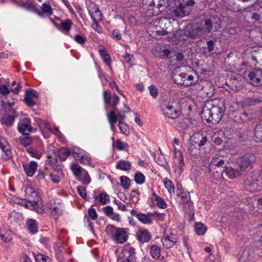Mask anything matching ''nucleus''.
<instances>
[{"label":"nucleus","instance_id":"obj_1","mask_svg":"<svg viewBox=\"0 0 262 262\" xmlns=\"http://www.w3.org/2000/svg\"><path fill=\"white\" fill-rule=\"evenodd\" d=\"M225 101L221 99H211L207 101L202 111V118L208 122L217 123L225 111Z\"/></svg>","mask_w":262,"mask_h":262},{"label":"nucleus","instance_id":"obj_37","mask_svg":"<svg viewBox=\"0 0 262 262\" xmlns=\"http://www.w3.org/2000/svg\"><path fill=\"white\" fill-rule=\"evenodd\" d=\"M15 117L12 115H9L7 117H3L1 120V122L2 124L6 126L12 125L14 122Z\"/></svg>","mask_w":262,"mask_h":262},{"label":"nucleus","instance_id":"obj_31","mask_svg":"<svg viewBox=\"0 0 262 262\" xmlns=\"http://www.w3.org/2000/svg\"><path fill=\"white\" fill-rule=\"evenodd\" d=\"M238 118L235 120V122L239 124H244L246 122L254 119V115L251 113H247L244 111L242 114V121L238 120Z\"/></svg>","mask_w":262,"mask_h":262},{"label":"nucleus","instance_id":"obj_63","mask_svg":"<svg viewBox=\"0 0 262 262\" xmlns=\"http://www.w3.org/2000/svg\"><path fill=\"white\" fill-rule=\"evenodd\" d=\"M88 214L92 220H95L97 218L98 215L95 209L92 207L90 208L88 210Z\"/></svg>","mask_w":262,"mask_h":262},{"label":"nucleus","instance_id":"obj_57","mask_svg":"<svg viewBox=\"0 0 262 262\" xmlns=\"http://www.w3.org/2000/svg\"><path fill=\"white\" fill-rule=\"evenodd\" d=\"M77 191L79 195L83 198L85 200L88 201L90 200V198L87 197L85 188L83 187H77Z\"/></svg>","mask_w":262,"mask_h":262},{"label":"nucleus","instance_id":"obj_5","mask_svg":"<svg viewBox=\"0 0 262 262\" xmlns=\"http://www.w3.org/2000/svg\"><path fill=\"white\" fill-rule=\"evenodd\" d=\"M259 173L257 171H248L244 180L245 189L252 192L258 191L259 188Z\"/></svg>","mask_w":262,"mask_h":262},{"label":"nucleus","instance_id":"obj_11","mask_svg":"<svg viewBox=\"0 0 262 262\" xmlns=\"http://www.w3.org/2000/svg\"><path fill=\"white\" fill-rule=\"evenodd\" d=\"M88 10L91 18L93 20V28H95V26L98 27V22L102 19L101 12L99 8L94 3L91 2L88 5Z\"/></svg>","mask_w":262,"mask_h":262},{"label":"nucleus","instance_id":"obj_27","mask_svg":"<svg viewBox=\"0 0 262 262\" xmlns=\"http://www.w3.org/2000/svg\"><path fill=\"white\" fill-rule=\"evenodd\" d=\"M254 139L257 142L262 141V120L255 127Z\"/></svg>","mask_w":262,"mask_h":262},{"label":"nucleus","instance_id":"obj_36","mask_svg":"<svg viewBox=\"0 0 262 262\" xmlns=\"http://www.w3.org/2000/svg\"><path fill=\"white\" fill-rule=\"evenodd\" d=\"M29 231L32 233H35L38 231L37 224L34 220L31 219L27 223Z\"/></svg>","mask_w":262,"mask_h":262},{"label":"nucleus","instance_id":"obj_42","mask_svg":"<svg viewBox=\"0 0 262 262\" xmlns=\"http://www.w3.org/2000/svg\"><path fill=\"white\" fill-rule=\"evenodd\" d=\"M195 228L196 234L201 235H203L206 230V228L201 223H196Z\"/></svg>","mask_w":262,"mask_h":262},{"label":"nucleus","instance_id":"obj_4","mask_svg":"<svg viewBox=\"0 0 262 262\" xmlns=\"http://www.w3.org/2000/svg\"><path fill=\"white\" fill-rule=\"evenodd\" d=\"M241 66H242L241 70L244 71V76L249 78L252 85L257 86L262 85V69H254L248 73L246 71L247 63L243 62Z\"/></svg>","mask_w":262,"mask_h":262},{"label":"nucleus","instance_id":"obj_64","mask_svg":"<svg viewBox=\"0 0 262 262\" xmlns=\"http://www.w3.org/2000/svg\"><path fill=\"white\" fill-rule=\"evenodd\" d=\"M102 209L104 213L108 216H111L113 214V209L110 206L104 207Z\"/></svg>","mask_w":262,"mask_h":262},{"label":"nucleus","instance_id":"obj_53","mask_svg":"<svg viewBox=\"0 0 262 262\" xmlns=\"http://www.w3.org/2000/svg\"><path fill=\"white\" fill-rule=\"evenodd\" d=\"M106 116L109 123H116L118 121L117 116L114 112L107 113Z\"/></svg>","mask_w":262,"mask_h":262},{"label":"nucleus","instance_id":"obj_52","mask_svg":"<svg viewBox=\"0 0 262 262\" xmlns=\"http://www.w3.org/2000/svg\"><path fill=\"white\" fill-rule=\"evenodd\" d=\"M210 19H211L212 27H214L215 30L221 28V20L220 18L219 17H211Z\"/></svg>","mask_w":262,"mask_h":262},{"label":"nucleus","instance_id":"obj_46","mask_svg":"<svg viewBox=\"0 0 262 262\" xmlns=\"http://www.w3.org/2000/svg\"><path fill=\"white\" fill-rule=\"evenodd\" d=\"M116 147L119 150H128V146L126 143L122 142L120 139L117 140L116 142Z\"/></svg>","mask_w":262,"mask_h":262},{"label":"nucleus","instance_id":"obj_23","mask_svg":"<svg viewBox=\"0 0 262 262\" xmlns=\"http://www.w3.org/2000/svg\"><path fill=\"white\" fill-rule=\"evenodd\" d=\"M181 199L182 202L184 204V208L188 206L186 212L190 213L193 211V205L192 203L190 202V196L189 193H181L179 195Z\"/></svg>","mask_w":262,"mask_h":262},{"label":"nucleus","instance_id":"obj_48","mask_svg":"<svg viewBox=\"0 0 262 262\" xmlns=\"http://www.w3.org/2000/svg\"><path fill=\"white\" fill-rule=\"evenodd\" d=\"M158 52L159 53L158 54H155L156 55L163 59L168 57L171 52L169 49L162 48H160Z\"/></svg>","mask_w":262,"mask_h":262},{"label":"nucleus","instance_id":"obj_33","mask_svg":"<svg viewBox=\"0 0 262 262\" xmlns=\"http://www.w3.org/2000/svg\"><path fill=\"white\" fill-rule=\"evenodd\" d=\"M130 166L131 164L129 161L120 160L117 163L116 168L122 170L126 171L130 169Z\"/></svg>","mask_w":262,"mask_h":262},{"label":"nucleus","instance_id":"obj_44","mask_svg":"<svg viewBox=\"0 0 262 262\" xmlns=\"http://www.w3.org/2000/svg\"><path fill=\"white\" fill-rule=\"evenodd\" d=\"M195 139H200L199 142L194 141L195 144H198L199 147H201L205 145L207 141L206 137H203L202 136L197 134L193 136Z\"/></svg>","mask_w":262,"mask_h":262},{"label":"nucleus","instance_id":"obj_21","mask_svg":"<svg viewBox=\"0 0 262 262\" xmlns=\"http://www.w3.org/2000/svg\"><path fill=\"white\" fill-rule=\"evenodd\" d=\"M137 236L138 240L142 243L149 242L151 238L150 233L144 228H141L138 230Z\"/></svg>","mask_w":262,"mask_h":262},{"label":"nucleus","instance_id":"obj_39","mask_svg":"<svg viewBox=\"0 0 262 262\" xmlns=\"http://www.w3.org/2000/svg\"><path fill=\"white\" fill-rule=\"evenodd\" d=\"M72 25L73 22L70 19H67L64 21H61V27L63 30L67 32H69L70 30Z\"/></svg>","mask_w":262,"mask_h":262},{"label":"nucleus","instance_id":"obj_12","mask_svg":"<svg viewBox=\"0 0 262 262\" xmlns=\"http://www.w3.org/2000/svg\"><path fill=\"white\" fill-rule=\"evenodd\" d=\"M255 156L254 154H246L237 160V165L238 168L242 173L255 160Z\"/></svg>","mask_w":262,"mask_h":262},{"label":"nucleus","instance_id":"obj_19","mask_svg":"<svg viewBox=\"0 0 262 262\" xmlns=\"http://www.w3.org/2000/svg\"><path fill=\"white\" fill-rule=\"evenodd\" d=\"M26 195L30 198V200L33 202V204H38L39 202L41 200L40 196L38 192L36 191L35 189L32 187H28L26 188Z\"/></svg>","mask_w":262,"mask_h":262},{"label":"nucleus","instance_id":"obj_26","mask_svg":"<svg viewBox=\"0 0 262 262\" xmlns=\"http://www.w3.org/2000/svg\"><path fill=\"white\" fill-rule=\"evenodd\" d=\"M262 102L260 98H247L243 102V106L244 107L255 106L261 103Z\"/></svg>","mask_w":262,"mask_h":262},{"label":"nucleus","instance_id":"obj_7","mask_svg":"<svg viewBox=\"0 0 262 262\" xmlns=\"http://www.w3.org/2000/svg\"><path fill=\"white\" fill-rule=\"evenodd\" d=\"M169 7H172L173 5L175 8L172 11V15L178 18H182L189 14L191 11L190 7L185 6L181 0H169Z\"/></svg>","mask_w":262,"mask_h":262},{"label":"nucleus","instance_id":"obj_41","mask_svg":"<svg viewBox=\"0 0 262 262\" xmlns=\"http://www.w3.org/2000/svg\"><path fill=\"white\" fill-rule=\"evenodd\" d=\"M0 237L5 243H8L12 241V236L11 231H7L5 233L1 232Z\"/></svg>","mask_w":262,"mask_h":262},{"label":"nucleus","instance_id":"obj_34","mask_svg":"<svg viewBox=\"0 0 262 262\" xmlns=\"http://www.w3.org/2000/svg\"><path fill=\"white\" fill-rule=\"evenodd\" d=\"M163 246L166 249L172 247L176 243L173 240L170 239L168 235H165L161 239Z\"/></svg>","mask_w":262,"mask_h":262},{"label":"nucleus","instance_id":"obj_45","mask_svg":"<svg viewBox=\"0 0 262 262\" xmlns=\"http://www.w3.org/2000/svg\"><path fill=\"white\" fill-rule=\"evenodd\" d=\"M118 124L121 132L126 136H128L130 132L127 125L124 123V121H119Z\"/></svg>","mask_w":262,"mask_h":262},{"label":"nucleus","instance_id":"obj_24","mask_svg":"<svg viewBox=\"0 0 262 262\" xmlns=\"http://www.w3.org/2000/svg\"><path fill=\"white\" fill-rule=\"evenodd\" d=\"M224 173L231 179H235L242 174L241 171L237 167L236 169L231 167H226L224 169Z\"/></svg>","mask_w":262,"mask_h":262},{"label":"nucleus","instance_id":"obj_6","mask_svg":"<svg viewBox=\"0 0 262 262\" xmlns=\"http://www.w3.org/2000/svg\"><path fill=\"white\" fill-rule=\"evenodd\" d=\"M225 161L222 158H220L217 155H215L210 162L209 171L210 174H212L215 178L223 177Z\"/></svg>","mask_w":262,"mask_h":262},{"label":"nucleus","instance_id":"obj_54","mask_svg":"<svg viewBox=\"0 0 262 262\" xmlns=\"http://www.w3.org/2000/svg\"><path fill=\"white\" fill-rule=\"evenodd\" d=\"M38 204H33V206L31 209L34 210L38 213H42L43 212L44 209L42 205V201L39 202Z\"/></svg>","mask_w":262,"mask_h":262},{"label":"nucleus","instance_id":"obj_16","mask_svg":"<svg viewBox=\"0 0 262 262\" xmlns=\"http://www.w3.org/2000/svg\"><path fill=\"white\" fill-rule=\"evenodd\" d=\"M135 249L132 247L124 249L122 251V256L120 257L121 262H137L135 256Z\"/></svg>","mask_w":262,"mask_h":262},{"label":"nucleus","instance_id":"obj_17","mask_svg":"<svg viewBox=\"0 0 262 262\" xmlns=\"http://www.w3.org/2000/svg\"><path fill=\"white\" fill-rule=\"evenodd\" d=\"M174 154L173 156V164L176 167L179 168V173L182 172V170L184 166V159L182 156V152L179 150H177V148L174 147Z\"/></svg>","mask_w":262,"mask_h":262},{"label":"nucleus","instance_id":"obj_59","mask_svg":"<svg viewBox=\"0 0 262 262\" xmlns=\"http://www.w3.org/2000/svg\"><path fill=\"white\" fill-rule=\"evenodd\" d=\"M262 57V51H256L254 50L251 55V60L253 61L258 62L257 59Z\"/></svg>","mask_w":262,"mask_h":262},{"label":"nucleus","instance_id":"obj_18","mask_svg":"<svg viewBox=\"0 0 262 262\" xmlns=\"http://www.w3.org/2000/svg\"><path fill=\"white\" fill-rule=\"evenodd\" d=\"M38 97V93L35 90L31 89L26 92L25 96V101L27 105L29 107H32L35 105L36 102L34 100Z\"/></svg>","mask_w":262,"mask_h":262},{"label":"nucleus","instance_id":"obj_29","mask_svg":"<svg viewBox=\"0 0 262 262\" xmlns=\"http://www.w3.org/2000/svg\"><path fill=\"white\" fill-rule=\"evenodd\" d=\"M77 179L85 185H88L91 181V178L86 170H83L82 173L78 177Z\"/></svg>","mask_w":262,"mask_h":262},{"label":"nucleus","instance_id":"obj_50","mask_svg":"<svg viewBox=\"0 0 262 262\" xmlns=\"http://www.w3.org/2000/svg\"><path fill=\"white\" fill-rule=\"evenodd\" d=\"M188 152L192 157L194 158L198 157L200 154L199 148L194 146V144L189 145L188 148Z\"/></svg>","mask_w":262,"mask_h":262},{"label":"nucleus","instance_id":"obj_43","mask_svg":"<svg viewBox=\"0 0 262 262\" xmlns=\"http://www.w3.org/2000/svg\"><path fill=\"white\" fill-rule=\"evenodd\" d=\"M41 11L48 15L53 14V9L49 3H43L41 7Z\"/></svg>","mask_w":262,"mask_h":262},{"label":"nucleus","instance_id":"obj_58","mask_svg":"<svg viewBox=\"0 0 262 262\" xmlns=\"http://www.w3.org/2000/svg\"><path fill=\"white\" fill-rule=\"evenodd\" d=\"M35 259L36 262H47V260L50 259L49 257L42 254H37L35 257Z\"/></svg>","mask_w":262,"mask_h":262},{"label":"nucleus","instance_id":"obj_35","mask_svg":"<svg viewBox=\"0 0 262 262\" xmlns=\"http://www.w3.org/2000/svg\"><path fill=\"white\" fill-rule=\"evenodd\" d=\"M160 248L157 245H153L150 248V253L151 257L155 259H158L161 255Z\"/></svg>","mask_w":262,"mask_h":262},{"label":"nucleus","instance_id":"obj_10","mask_svg":"<svg viewBox=\"0 0 262 262\" xmlns=\"http://www.w3.org/2000/svg\"><path fill=\"white\" fill-rule=\"evenodd\" d=\"M103 97L105 104L110 105L112 107L111 112H114L117 114L116 105L119 101V97L116 94H111L110 91H104L103 93Z\"/></svg>","mask_w":262,"mask_h":262},{"label":"nucleus","instance_id":"obj_49","mask_svg":"<svg viewBox=\"0 0 262 262\" xmlns=\"http://www.w3.org/2000/svg\"><path fill=\"white\" fill-rule=\"evenodd\" d=\"M26 136L19 138L20 144L25 147L29 146L32 142V138L29 135Z\"/></svg>","mask_w":262,"mask_h":262},{"label":"nucleus","instance_id":"obj_8","mask_svg":"<svg viewBox=\"0 0 262 262\" xmlns=\"http://www.w3.org/2000/svg\"><path fill=\"white\" fill-rule=\"evenodd\" d=\"M177 103L169 101L162 105V111L164 115L172 119L178 118L181 114L180 111L178 110Z\"/></svg>","mask_w":262,"mask_h":262},{"label":"nucleus","instance_id":"obj_55","mask_svg":"<svg viewBox=\"0 0 262 262\" xmlns=\"http://www.w3.org/2000/svg\"><path fill=\"white\" fill-rule=\"evenodd\" d=\"M27 151L32 157L38 159H40L41 157V153L34 148H29L27 149Z\"/></svg>","mask_w":262,"mask_h":262},{"label":"nucleus","instance_id":"obj_51","mask_svg":"<svg viewBox=\"0 0 262 262\" xmlns=\"http://www.w3.org/2000/svg\"><path fill=\"white\" fill-rule=\"evenodd\" d=\"M120 181L121 186L124 189H127L129 187L130 181L126 176H121Z\"/></svg>","mask_w":262,"mask_h":262},{"label":"nucleus","instance_id":"obj_9","mask_svg":"<svg viewBox=\"0 0 262 262\" xmlns=\"http://www.w3.org/2000/svg\"><path fill=\"white\" fill-rule=\"evenodd\" d=\"M115 231L114 239L118 243L123 244L127 241V235L124 229L116 228L113 225H108L106 226V231L107 233H112Z\"/></svg>","mask_w":262,"mask_h":262},{"label":"nucleus","instance_id":"obj_14","mask_svg":"<svg viewBox=\"0 0 262 262\" xmlns=\"http://www.w3.org/2000/svg\"><path fill=\"white\" fill-rule=\"evenodd\" d=\"M196 25L205 34H208L212 30L211 19L205 18L204 16H200Z\"/></svg>","mask_w":262,"mask_h":262},{"label":"nucleus","instance_id":"obj_32","mask_svg":"<svg viewBox=\"0 0 262 262\" xmlns=\"http://www.w3.org/2000/svg\"><path fill=\"white\" fill-rule=\"evenodd\" d=\"M99 198V202L102 205H106L110 203V195L105 192H101L99 195H96L95 199Z\"/></svg>","mask_w":262,"mask_h":262},{"label":"nucleus","instance_id":"obj_28","mask_svg":"<svg viewBox=\"0 0 262 262\" xmlns=\"http://www.w3.org/2000/svg\"><path fill=\"white\" fill-rule=\"evenodd\" d=\"M153 214L148 213L147 214L140 213L137 215V219L144 224H150L152 222L151 216Z\"/></svg>","mask_w":262,"mask_h":262},{"label":"nucleus","instance_id":"obj_3","mask_svg":"<svg viewBox=\"0 0 262 262\" xmlns=\"http://www.w3.org/2000/svg\"><path fill=\"white\" fill-rule=\"evenodd\" d=\"M160 26L158 27L157 25H155V24H150L149 28L150 29V31L152 32V34L155 36V37L157 38H159V37L162 38V36H164L165 35L169 34V36L166 37L168 40H170L173 39V37L174 35V33L173 32H171L169 29H168V27H166L165 29L163 28L162 29H160L161 26L163 25L169 26L171 25L170 21L169 19L167 18H164L160 21Z\"/></svg>","mask_w":262,"mask_h":262},{"label":"nucleus","instance_id":"obj_13","mask_svg":"<svg viewBox=\"0 0 262 262\" xmlns=\"http://www.w3.org/2000/svg\"><path fill=\"white\" fill-rule=\"evenodd\" d=\"M154 1L155 3L152 8L151 13H150L151 16H157L169 8L170 5L169 0H154Z\"/></svg>","mask_w":262,"mask_h":262},{"label":"nucleus","instance_id":"obj_38","mask_svg":"<svg viewBox=\"0 0 262 262\" xmlns=\"http://www.w3.org/2000/svg\"><path fill=\"white\" fill-rule=\"evenodd\" d=\"M164 184L166 188L167 189L168 192L170 193L174 192V186L172 183V182L167 178H165L164 179Z\"/></svg>","mask_w":262,"mask_h":262},{"label":"nucleus","instance_id":"obj_47","mask_svg":"<svg viewBox=\"0 0 262 262\" xmlns=\"http://www.w3.org/2000/svg\"><path fill=\"white\" fill-rule=\"evenodd\" d=\"M134 180L138 184H142L145 182V177L140 172H137L135 174Z\"/></svg>","mask_w":262,"mask_h":262},{"label":"nucleus","instance_id":"obj_25","mask_svg":"<svg viewBox=\"0 0 262 262\" xmlns=\"http://www.w3.org/2000/svg\"><path fill=\"white\" fill-rule=\"evenodd\" d=\"M154 3H155L154 0H142V8L148 16H151L150 13H151V11Z\"/></svg>","mask_w":262,"mask_h":262},{"label":"nucleus","instance_id":"obj_15","mask_svg":"<svg viewBox=\"0 0 262 262\" xmlns=\"http://www.w3.org/2000/svg\"><path fill=\"white\" fill-rule=\"evenodd\" d=\"M31 120L29 118L23 119L18 123L17 128L19 132L24 135H29L32 131Z\"/></svg>","mask_w":262,"mask_h":262},{"label":"nucleus","instance_id":"obj_40","mask_svg":"<svg viewBox=\"0 0 262 262\" xmlns=\"http://www.w3.org/2000/svg\"><path fill=\"white\" fill-rule=\"evenodd\" d=\"M71 169L76 178L82 173L83 170H85L80 166L76 164L73 165Z\"/></svg>","mask_w":262,"mask_h":262},{"label":"nucleus","instance_id":"obj_60","mask_svg":"<svg viewBox=\"0 0 262 262\" xmlns=\"http://www.w3.org/2000/svg\"><path fill=\"white\" fill-rule=\"evenodd\" d=\"M149 91L150 95L154 98H156L158 95L157 88L155 85H151L148 88Z\"/></svg>","mask_w":262,"mask_h":262},{"label":"nucleus","instance_id":"obj_2","mask_svg":"<svg viewBox=\"0 0 262 262\" xmlns=\"http://www.w3.org/2000/svg\"><path fill=\"white\" fill-rule=\"evenodd\" d=\"M186 69H188L187 72L182 71L180 73L173 74L172 78L176 83L188 86L195 83L196 80L194 76H196V73L190 67Z\"/></svg>","mask_w":262,"mask_h":262},{"label":"nucleus","instance_id":"obj_56","mask_svg":"<svg viewBox=\"0 0 262 262\" xmlns=\"http://www.w3.org/2000/svg\"><path fill=\"white\" fill-rule=\"evenodd\" d=\"M214 41L213 40H208L207 41V47H205L204 49H206L208 52L209 54L211 55L214 53Z\"/></svg>","mask_w":262,"mask_h":262},{"label":"nucleus","instance_id":"obj_62","mask_svg":"<svg viewBox=\"0 0 262 262\" xmlns=\"http://www.w3.org/2000/svg\"><path fill=\"white\" fill-rule=\"evenodd\" d=\"M156 201L157 202L158 206L160 208L162 209L166 208L167 205L166 203L160 197L156 196Z\"/></svg>","mask_w":262,"mask_h":262},{"label":"nucleus","instance_id":"obj_22","mask_svg":"<svg viewBox=\"0 0 262 262\" xmlns=\"http://www.w3.org/2000/svg\"><path fill=\"white\" fill-rule=\"evenodd\" d=\"M0 148L4 152L2 155L4 159L7 160L11 158L12 155L10 147L5 139L3 138L0 139Z\"/></svg>","mask_w":262,"mask_h":262},{"label":"nucleus","instance_id":"obj_61","mask_svg":"<svg viewBox=\"0 0 262 262\" xmlns=\"http://www.w3.org/2000/svg\"><path fill=\"white\" fill-rule=\"evenodd\" d=\"M46 174L43 171L41 170L38 171L36 179L40 182H42L45 180Z\"/></svg>","mask_w":262,"mask_h":262},{"label":"nucleus","instance_id":"obj_20","mask_svg":"<svg viewBox=\"0 0 262 262\" xmlns=\"http://www.w3.org/2000/svg\"><path fill=\"white\" fill-rule=\"evenodd\" d=\"M37 163L35 161H31L29 163H23V167L28 177H32L37 168Z\"/></svg>","mask_w":262,"mask_h":262},{"label":"nucleus","instance_id":"obj_30","mask_svg":"<svg viewBox=\"0 0 262 262\" xmlns=\"http://www.w3.org/2000/svg\"><path fill=\"white\" fill-rule=\"evenodd\" d=\"M205 34L203 31L200 30L198 26L195 24L193 26L192 29L189 32V35L192 38H196L202 35Z\"/></svg>","mask_w":262,"mask_h":262}]
</instances>
